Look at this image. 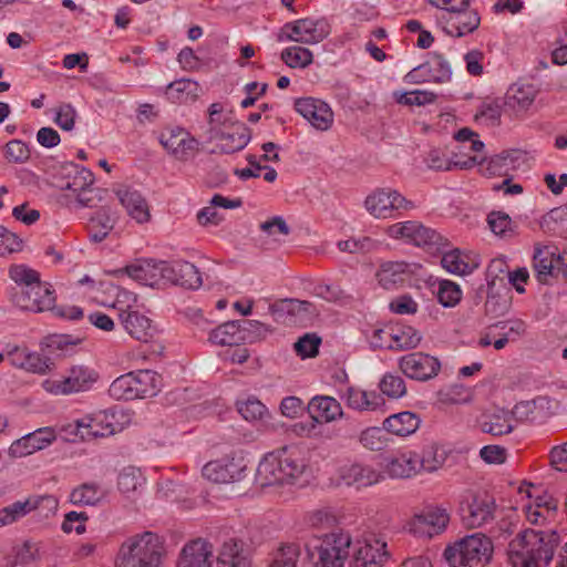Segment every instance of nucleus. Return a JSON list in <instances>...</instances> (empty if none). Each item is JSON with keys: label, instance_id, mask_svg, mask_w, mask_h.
I'll list each match as a JSON object with an SVG mask.
<instances>
[{"label": "nucleus", "instance_id": "f257e3e1", "mask_svg": "<svg viewBox=\"0 0 567 567\" xmlns=\"http://www.w3.org/2000/svg\"><path fill=\"white\" fill-rule=\"evenodd\" d=\"M558 543L559 535L555 530L524 529L508 544V561L513 567H547Z\"/></svg>", "mask_w": 567, "mask_h": 567}, {"label": "nucleus", "instance_id": "f03ea898", "mask_svg": "<svg viewBox=\"0 0 567 567\" xmlns=\"http://www.w3.org/2000/svg\"><path fill=\"white\" fill-rule=\"evenodd\" d=\"M306 470V463L298 447L285 446L267 453L256 471L261 486L293 484Z\"/></svg>", "mask_w": 567, "mask_h": 567}, {"label": "nucleus", "instance_id": "7ed1b4c3", "mask_svg": "<svg viewBox=\"0 0 567 567\" xmlns=\"http://www.w3.org/2000/svg\"><path fill=\"white\" fill-rule=\"evenodd\" d=\"M165 554L164 542L153 532L127 538L115 557V567H159Z\"/></svg>", "mask_w": 567, "mask_h": 567}, {"label": "nucleus", "instance_id": "20e7f679", "mask_svg": "<svg viewBox=\"0 0 567 567\" xmlns=\"http://www.w3.org/2000/svg\"><path fill=\"white\" fill-rule=\"evenodd\" d=\"M494 547L489 537L482 533L467 535L449 545L443 556L451 567H476L487 564Z\"/></svg>", "mask_w": 567, "mask_h": 567}, {"label": "nucleus", "instance_id": "39448f33", "mask_svg": "<svg viewBox=\"0 0 567 567\" xmlns=\"http://www.w3.org/2000/svg\"><path fill=\"white\" fill-rule=\"evenodd\" d=\"M161 386V375L152 370H137L116 378L109 388L111 398L117 401L152 398Z\"/></svg>", "mask_w": 567, "mask_h": 567}, {"label": "nucleus", "instance_id": "423d86ee", "mask_svg": "<svg viewBox=\"0 0 567 567\" xmlns=\"http://www.w3.org/2000/svg\"><path fill=\"white\" fill-rule=\"evenodd\" d=\"M386 234L394 239H404L406 243L435 254L449 247V241L436 230L425 227L416 220L395 223L388 227Z\"/></svg>", "mask_w": 567, "mask_h": 567}, {"label": "nucleus", "instance_id": "0eeeda50", "mask_svg": "<svg viewBox=\"0 0 567 567\" xmlns=\"http://www.w3.org/2000/svg\"><path fill=\"white\" fill-rule=\"evenodd\" d=\"M364 207L374 218H399L403 212L416 207L414 202L404 197L399 190L384 187L377 188L365 197Z\"/></svg>", "mask_w": 567, "mask_h": 567}, {"label": "nucleus", "instance_id": "6e6552de", "mask_svg": "<svg viewBox=\"0 0 567 567\" xmlns=\"http://www.w3.org/2000/svg\"><path fill=\"white\" fill-rule=\"evenodd\" d=\"M329 33L330 25L324 19L305 18L285 23L277 33V41L315 44L323 41Z\"/></svg>", "mask_w": 567, "mask_h": 567}, {"label": "nucleus", "instance_id": "1a4fd4ad", "mask_svg": "<svg viewBox=\"0 0 567 567\" xmlns=\"http://www.w3.org/2000/svg\"><path fill=\"white\" fill-rule=\"evenodd\" d=\"M121 430L122 426L112 411H101L93 415H86L65 427V431H70V434L82 441L106 437Z\"/></svg>", "mask_w": 567, "mask_h": 567}, {"label": "nucleus", "instance_id": "9d476101", "mask_svg": "<svg viewBox=\"0 0 567 567\" xmlns=\"http://www.w3.org/2000/svg\"><path fill=\"white\" fill-rule=\"evenodd\" d=\"M11 302L22 310L43 312L55 303V290L47 282L39 281L28 290L11 288L9 290Z\"/></svg>", "mask_w": 567, "mask_h": 567}, {"label": "nucleus", "instance_id": "9b49d317", "mask_svg": "<svg viewBox=\"0 0 567 567\" xmlns=\"http://www.w3.org/2000/svg\"><path fill=\"white\" fill-rule=\"evenodd\" d=\"M247 462L240 454L233 453L221 458L210 461L203 467V476L207 480L227 484L241 481L246 476Z\"/></svg>", "mask_w": 567, "mask_h": 567}, {"label": "nucleus", "instance_id": "f8f14e48", "mask_svg": "<svg viewBox=\"0 0 567 567\" xmlns=\"http://www.w3.org/2000/svg\"><path fill=\"white\" fill-rule=\"evenodd\" d=\"M495 499L487 493H474L461 504L462 522L467 528H477L494 518Z\"/></svg>", "mask_w": 567, "mask_h": 567}, {"label": "nucleus", "instance_id": "ddd939ff", "mask_svg": "<svg viewBox=\"0 0 567 567\" xmlns=\"http://www.w3.org/2000/svg\"><path fill=\"white\" fill-rule=\"evenodd\" d=\"M99 378V372L92 368L82 364L73 365L61 380L52 381L49 390L54 394L89 391Z\"/></svg>", "mask_w": 567, "mask_h": 567}, {"label": "nucleus", "instance_id": "4468645a", "mask_svg": "<svg viewBox=\"0 0 567 567\" xmlns=\"http://www.w3.org/2000/svg\"><path fill=\"white\" fill-rule=\"evenodd\" d=\"M399 368L408 378L427 381L441 371V362L436 357L424 352H412L399 359Z\"/></svg>", "mask_w": 567, "mask_h": 567}, {"label": "nucleus", "instance_id": "2eb2a0df", "mask_svg": "<svg viewBox=\"0 0 567 567\" xmlns=\"http://www.w3.org/2000/svg\"><path fill=\"white\" fill-rule=\"evenodd\" d=\"M449 523L450 514L445 508L429 506L414 515L410 523V530L415 535L433 538L445 532Z\"/></svg>", "mask_w": 567, "mask_h": 567}, {"label": "nucleus", "instance_id": "dca6fc26", "mask_svg": "<svg viewBox=\"0 0 567 567\" xmlns=\"http://www.w3.org/2000/svg\"><path fill=\"white\" fill-rule=\"evenodd\" d=\"M161 145L181 162H187L195 157L199 151V141L183 128H174L163 132L159 136Z\"/></svg>", "mask_w": 567, "mask_h": 567}, {"label": "nucleus", "instance_id": "f3484780", "mask_svg": "<svg viewBox=\"0 0 567 567\" xmlns=\"http://www.w3.org/2000/svg\"><path fill=\"white\" fill-rule=\"evenodd\" d=\"M351 538L344 533L326 535L318 547L319 564L321 567H343L349 555Z\"/></svg>", "mask_w": 567, "mask_h": 567}, {"label": "nucleus", "instance_id": "a211bd4d", "mask_svg": "<svg viewBox=\"0 0 567 567\" xmlns=\"http://www.w3.org/2000/svg\"><path fill=\"white\" fill-rule=\"evenodd\" d=\"M212 127L213 138H219L221 143L217 146L218 150H213L210 153L233 154L244 150L251 138L250 128L243 122H233L229 127Z\"/></svg>", "mask_w": 567, "mask_h": 567}, {"label": "nucleus", "instance_id": "6ab92c4d", "mask_svg": "<svg viewBox=\"0 0 567 567\" xmlns=\"http://www.w3.org/2000/svg\"><path fill=\"white\" fill-rule=\"evenodd\" d=\"M166 262L165 260L141 258L126 265L120 271L145 286L155 287L164 279Z\"/></svg>", "mask_w": 567, "mask_h": 567}, {"label": "nucleus", "instance_id": "aec40b11", "mask_svg": "<svg viewBox=\"0 0 567 567\" xmlns=\"http://www.w3.org/2000/svg\"><path fill=\"white\" fill-rule=\"evenodd\" d=\"M295 110L317 130L327 131L333 123V112L319 99L299 97L295 101Z\"/></svg>", "mask_w": 567, "mask_h": 567}, {"label": "nucleus", "instance_id": "412c9836", "mask_svg": "<svg viewBox=\"0 0 567 567\" xmlns=\"http://www.w3.org/2000/svg\"><path fill=\"white\" fill-rule=\"evenodd\" d=\"M164 280L190 290H196L203 285L198 268L194 264L182 259L166 262Z\"/></svg>", "mask_w": 567, "mask_h": 567}, {"label": "nucleus", "instance_id": "4be33fe9", "mask_svg": "<svg viewBox=\"0 0 567 567\" xmlns=\"http://www.w3.org/2000/svg\"><path fill=\"white\" fill-rule=\"evenodd\" d=\"M118 320L124 330L138 341L150 342L156 334L157 330L152 320L131 307L118 313Z\"/></svg>", "mask_w": 567, "mask_h": 567}, {"label": "nucleus", "instance_id": "5701e85b", "mask_svg": "<svg viewBox=\"0 0 567 567\" xmlns=\"http://www.w3.org/2000/svg\"><path fill=\"white\" fill-rule=\"evenodd\" d=\"M55 440L54 430L41 427L16 440L9 447L12 457H23L50 445Z\"/></svg>", "mask_w": 567, "mask_h": 567}, {"label": "nucleus", "instance_id": "b1692460", "mask_svg": "<svg viewBox=\"0 0 567 567\" xmlns=\"http://www.w3.org/2000/svg\"><path fill=\"white\" fill-rule=\"evenodd\" d=\"M388 557L386 543L373 537L358 543L352 567H381Z\"/></svg>", "mask_w": 567, "mask_h": 567}, {"label": "nucleus", "instance_id": "393cba45", "mask_svg": "<svg viewBox=\"0 0 567 567\" xmlns=\"http://www.w3.org/2000/svg\"><path fill=\"white\" fill-rule=\"evenodd\" d=\"M444 31L456 38H462L473 33L481 24V16L476 10L461 9L456 12L444 16Z\"/></svg>", "mask_w": 567, "mask_h": 567}, {"label": "nucleus", "instance_id": "a878e982", "mask_svg": "<svg viewBox=\"0 0 567 567\" xmlns=\"http://www.w3.org/2000/svg\"><path fill=\"white\" fill-rule=\"evenodd\" d=\"M347 406L359 412H373L385 405L382 394L377 391H367L357 386H348L341 395Z\"/></svg>", "mask_w": 567, "mask_h": 567}, {"label": "nucleus", "instance_id": "bb28decb", "mask_svg": "<svg viewBox=\"0 0 567 567\" xmlns=\"http://www.w3.org/2000/svg\"><path fill=\"white\" fill-rule=\"evenodd\" d=\"M523 158L524 153L520 150H506L489 158H483L478 164L487 176H507Z\"/></svg>", "mask_w": 567, "mask_h": 567}, {"label": "nucleus", "instance_id": "cd10ccee", "mask_svg": "<svg viewBox=\"0 0 567 567\" xmlns=\"http://www.w3.org/2000/svg\"><path fill=\"white\" fill-rule=\"evenodd\" d=\"M60 175L62 178L59 185L61 189H70L74 193L90 187L94 183V175L84 166L78 165L73 162H66L60 167Z\"/></svg>", "mask_w": 567, "mask_h": 567}, {"label": "nucleus", "instance_id": "c85d7f7f", "mask_svg": "<svg viewBox=\"0 0 567 567\" xmlns=\"http://www.w3.org/2000/svg\"><path fill=\"white\" fill-rule=\"evenodd\" d=\"M307 411L310 417L317 423H328L337 420V417L344 416L340 402L328 395L313 396L307 405Z\"/></svg>", "mask_w": 567, "mask_h": 567}, {"label": "nucleus", "instance_id": "c756f323", "mask_svg": "<svg viewBox=\"0 0 567 567\" xmlns=\"http://www.w3.org/2000/svg\"><path fill=\"white\" fill-rule=\"evenodd\" d=\"M212 545L197 538L187 543L179 555L178 567H210Z\"/></svg>", "mask_w": 567, "mask_h": 567}, {"label": "nucleus", "instance_id": "7c9ffc66", "mask_svg": "<svg viewBox=\"0 0 567 567\" xmlns=\"http://www.w3.org/2000/svg\"><path fill=\"white\" fill-rule=\"evenodd\" d=\"M383 425L391 435L406 437L419 430L421 425V417L412 411H402L385 417Z\"/></svg>", "mask_w": 567, "mask_h": 567}, {"label": "nucleus", "instance_id": "2f4dec72", "mask_svg": "<svg viewBox=\"0 0 567 567\" xmlns=\"http://www.w3.org/2000/svg\"><path fill=\"white\" fill-rule=\"evenodd\" d=\"M412 274V265L404 261H389L381 266L377 278L379 284L389 290L408 281Z\"/></svg>", "mask_w": 567, "mask_h": 567}, {"label": "nucleus", "instance_id": "473e14b6", "mask_svg": "<svg viewBox=\"0 0 567 567\" xmlns=\"http://www.w3.org/2000/svg\"><path fill=\"white\" fill-rule=\"evenodd\" d=\"M200 91L202 89L196 81L179 79L166 85L165 96L172 103L187 104L195 102Z\"/></svg>", "mask_w": 567, "mask_h": 567}, {"label": "nucleus", "instance_id": "72a5a7b5", "mask_svg": "<svg viewBox=\"0 0 567 567\" xmlns=\"http://www.w3.org/2000/svg\"><path fill=\"white\" fill-rule=\"evenodd\" d=\"M341 480L347 485H357L358 487H365L375 484L381 478V474L369 465L354 463L349 466H343L341 470Z\"/></svg>", "mask_w": 567, "mask_h": 567}, {"label": "nucleus", "instance_id": "f704fd0d", "mask_svg": "<svg viewBox=\"0 0 567 567\" xmlns=\"http://www.w3.org/2000/svg\"><path fill=\"white\" fill-rule=\"evenodd\" d=\"M389 337L392 343H389L388 349L396 351L415 349L422 341L419 330L401 323L390 327Z\"/></svg>", "mask_w": 567, "mask_h": 567}, {"label": "nucleus", "instance_id": "c9c22d12", "mask_svg": "<svg viewBox=\"0 0 567 567\" xmlns=\"http://www.w3.org/2000/svg\"><path fill=\"white\" fill-rule=\"evenodd\" d=\"M386 473L392 478H408L420 472V455L416 452L403 453L388 461Z\"/></svg>", "mask_w": 567, "mask_h": 567}, {"label": "nucleus", "instance_id": "e433bc0d", "mask_svg": "<svg viewBox=\"0 0 567 567\" xmlns=\"http://www.w3.org/2000/svg\"><path fill=\"white\" fill-rule=\"evenodd\" d=\"M240 327V320L224 322L210 331L209 341L218 346L228 347L240 346L244 344V341H250L251 339L241 337Z\"/></svg>", "mask_w": 567, "mask_h": 567}, {"label": "nucleus", "instance_id": "4c0bfd02", "mask_svg": "<svg viewBox=\"0 0 567 567\" xmlns=\"http://www.w3.org/2000/svg\"><path fill=\"white\" fill-rule=\"evenodd\" d=\"M115 220L111 216V209L107 206H102L86 224V230L90 240L93 243L103 241L111 230L114 228Z\"/></svg>", "mask_w": 567, "mask_h": 567}, {"label": "nucleus", "instance_id": "58836bf2", "mask_svg": "<svg viewBox=\"0 0 567 567\" xmlns=\"http://www.w3.org/2000/svg\"><path fill=\"white\" fill-rule=\"evenodd\" d=\"M217 567H250L248 558L244 555V543L231 538L225 542L217 557Z\"/></svg>", "mask_w": 567, "mask_h": 567}, {"label": "nucleus", "instance_id": "ea45409f", "mask_svg": "<svg viewBox=\"0 0 567 567\" xmlns=\"http://www.w3.org/2000/svg\"><path fill=\"white\" fill-rule=\"evenodd\" d=\"M118 198L128 215L137 223L148 221L151 215L147 202L137 190L126 189L118 192Z\"/></svg>", "mask_w": 567, "mask_h": 567}, {"label": "nucleus", "instance_id": "a19ab883", "mask_svg": "<svg viewBox=\"0 0 567 567\" xmlns=\"http://www.w3.org/2000/svg\"><path fill=\"white\" fill-rule=\"evenodd\" d=\"M536 90L532 84H513L505 95V105L516 112L527 110L534 102Z\"/></svg>", "mask_w": 567, "mask_h": 567}, {"label": "nucleus", "instance_id": "79ce46f5", "mask_svg": "<svg viewBox=\"0 0 567 567\" xmlns=\"http://www.w3.org/2000/svg\"><path fill=\"white\" fill-rule=\"evenodd\" d=\"M390 433L382 426H370L363 430L359 435V442L363 447L370 451H382L392 442Z\"/></svg>", "mask_w": 567, "mask_h": 567}, {"label": "nucleus", "instance_id": "37998d69", "mask_svg": "<svg viewBox=\"0 0 567 567\" xmlns=\"http://www.w3.org/2000/svg\"><path fill=\"white\" fill-rule=\"evenodd\" d=\"M482 431L493 436H501L509 434L515 425L512 423V414L509 411L499 410L488 416L486 421L481 424Z\"/></svg>", "mask_w": 567, "mask_h": 567}, {"label": "nucleus", "instance_id": "c03bdc74", "mask_svg": "<svg viewBox=\"0 0 567 567\" xmlns=\"http://www.w3.org/2000/svg\"><path fill=\"white\" fill-rule=\"evenodd\" d=\"M424 65L430 73L432 82L446 83L452 78L451 65L442 53H429V59L424 62Z\"/></svg>", "mask_w": 567, "mask_h": 567}, {"label": "nucleus", "instance_id": "a18cd8bd", "mask_svg": "<svg viewBox=\"0 0 567 567\" xmlns=\"http://www.w3.org/2000/svg\"><path fill=\"white\" fill-rule=\"evenodd\" d=\"M28 513L37 512L41 518H49L55 515L59 501L53 495H32L27 499Z\"/></svg>", "mask_w": 567, "mask_h": 567}, {"label": "nucleus", "instance_id": "49530a36", "mask_svg": "<svg viewBox=\"0 0 567 567\" xmlns=\"http://www.w3.org/2000/svg\"><path fill=\"white\" fill-rule=\"evenodd\" d=\"M282 62L291 69H305L313 61L312 52L303 47H289L281 51Z\"/></svg>", "mask_w": 567, "mask_h": 567}, {"label": "nucleus", "instance_id": "de8ad7c7", "mask_svg": "<svg viewBox=\"0 0 567 567\" xmlns=\"http://www.w3.org/2000/svg\"><path fill=\"white\" fill-rule=\"evenodd\" d=\"M291 308H293V315H290L291 322L288 326H307L317 316L318 309L317 307L307 300L299 299H290Z\"/></svg>", "mask_w": 567, "mask_h": 567}, {"label": "nucleus", "instance_id": "09e8293b", "mask_svg": "<svg viewBox=\"0 0 567 567\" xmlns=\"http://www.w3.org/2000/svg\"><path fill=\"white\" fill-rule=\"evenodd\" d=\"M554 260V254L539 248L536 249L533 257V267L540 284H548V278L553 277L555 271Z\"/></svg>", "mask_w": 567, "mask_h": 567}, {"label": "nucleus", "instance_id": "8fccbe9b", "mask_svg": "<svg viewBox=\"0 0 567 567\" xmlns=\"http://www.w3.org/2000/svg\"><path fill=\"white\" fill-rule=\"evenodd\" d=\"M104 494L94 483H84L71 492V502L75 505L94 506L100 503Z\"/></svg>", "mask_w": 567, "mask_h": 567}, {"label": "nucleus", "instance_id": "3c124183", "mask_svg": "<svg viewBox=\"0 0 567 567\" xmlns=\"http://www.w3.org/2000/svg\"><path fill=\"white\" fill-rule=\"evenodd\" d=\"M380 394L390 399H400L406 394V384L402 377L395 373H385L379 382Z\"/></svg>", "mask_w": 567, "mask_h": 567}, {"label": "nucleus", "instance_id": "603ef678", "mask_svg": "<svg viewBox=\"0 0 567 567\" xmlns=\"http://www.w3.org/2000/svg\"><path fill=\"white\" fill-rule=\"evenodd\" d=\"M9 276L16 282L13 288H22L23 291L41 281L40 274L24 265L12 266Z\"/></svg>", "mask_w": 567, "mask_h": 567}, {"label": "nucleus", "instance_id": "864d4df0", "mask_svg": "<svg viewBox=\"0 0 567 567\" xmlns=\"http://www.w3.org/2000/svg\"><path fill=\"white\" fill-rule=\"evenodd\" d=\"M557 509V501L553 497H548V501L544 504L535 503L534 505L525 506V514L527 520L533 525H538L540 519H547V517L554 514Z\"/></svg>", "mask_w": 567, "mask_h": 567}, {"label": "nucleus", "instance_id": "5fc2aeb1", "mask_svg": "<svg viewBox=\"0 0 567 567\" xmlns=\"http://www.w3.org/2000/svg\"><path fill=\"white\" fill-rule=\"evenodd\" d=\"M437 300L445 308L456 306L462 299V290L458 285L450 280H441L437 290Z\"/></svg>", "mask_w": 567, "mask_h": 567}, {"label": "nucleus", "instance_id": "6e6d98bb", "mask_svg": "<svg viewBox=\"0 0 567 567\" xmlns=\"http://www.w3.org/2000/svg\"><path fill=\"white\" fill-rule=\"evenodd\" d=\"M300 556V546L296 543L282 545L269 567H296Z\"/></svg>", "mask_w": 567, "mask_h": 567}, {"label": "nucleus", "instance_id": "4d7b16f0", "mask_svg": "<svg viewBox=\"0 0 567 567\" xmlns=\"http://www.w3.org/2000/svg\"><path fill=\"white\" fill-rule=\"evenodd\" d=\"M141 471L134 466L123 468L118 474L117 486L122 493H131L136 491L144 483Z\"/></svg>", "mask_w": 567, "mask_h": 567}, {"label": "nucleus", "instance_id": "13d9d810", "mask_svg": "<svg viewBox=\"0 0 567 567\" xmlns=\"http://www.w3.org/2000/svg\"><path fill=\"white\" fill-rule=\"evenodd\" d=\"M445 462V452L440 451L436 444H431L425 447L420 456V471L423 468L426 472H434L440 468Z\"/></svg>", "mask_w": 567, "mask_h": 567}, {"label": "nucleus", "instance_id": "bf43d9fd", "mask_svg": "<svg viewBox=\"0 0 567 567\" xmlns=\"http://www.w3.org/2000/svg\"><path fill=\"white\" fill-rule=\"evenodd\" d=\"M241 337L251 339L250 341H244L243 343H255L271 332L272 330L266 324L258 320H240Z\"/></svg>", "mask_w": 567, "mask_h": 567}, {"label": "nucleus", "instance_id": "052dcab7", "mask_svg": "<svg viewBox=\"0 0 567 567\" xmlns=\"http://www.w3.org/2000/svg\"><path fill=\"white\" fill-rule=\"evenodd\" d=\"M378 243L371 237L364 236L361 238H349L347 240H340L338 248L341 251L350 254H364L372 251L377 248Z\"/></svg>", "mask_w": 567, "mask_h": 567}, {"label": "nucleus", "instance_id": "680f3d73", "mask_svg": "<svg viewBox=\"0 0 567 567\" xmlns=\"http://www.w3.org/2000/svg\"><path fill=\"white\" fill-rule=\"evenodd\" d=\"M237 410L247 421L261 420L267 414V408L256 398H248L246 401L237 402Z\"/></svg>", "mask_w": 567, "mask_h": 567}, {"label": "nucleus", "instance_id": "e2e57ef3", "mask_svg": "<svg viewBox=\"0 0 567 567\" xmlns=\"http://www.w3.org/2000/svg\"><path fill=\"white\" fill-rule=\"evenodd\" d=\"M491 230L501 237H511L514 234L511 217L503 212H492L487 216Z\"/></svg>", "mask_w": 567, "mask_h": 567}, {"label": "nucleus", "instance_id": "0e129e2a", "mask_svg": "<svg viewBox=\"0 0 567 567\" xmlns=\"http://www.w3.org/2000/svg\"><path fill=\"white\" fill-rule=\"evenodd\" d=\"M321 338L315 333H306L295 343V351L302 359L315 358L319 353Z\"/></svg>", "mask_w": 567, "mask_h": 567}, {"label": "nucleus", "instance_id": "69168bd1", "mask_svg": "<svg viewBox=\"0 0 567 567\" xmlns=\"http://www.w3.org/2000/svg\"><path fill=\"white\" fill-rule=\"evenodd\" d=\"M511 307V298L499 293L488 292L485 302V313L492 318L504 316Z\"/></svg>", "mask_w": 567, "mask_h": 567}, {"label": "nucleus", "instance_id": "338daca9", "mask_svg": "<svg viewBox=\"0 0 567 567\" xmlns=\"http://www.w3.org/2000/svg\"><path fill=\"white\" fill-rule=\"evenodd\" d=\"M441 254L443 255L441 264L447 271L460 275L471 272L468 264L462 260L458 250L446 251V248H444Z\"/></svg>", "mask_w": 567, "mask_h": 567}, {"label": "nucleus", "instance_id": "774afa93", "mask_svg": "<svg viewBox=\"0 0 567 567\" xmlns=\"http://www.w3.org/2000/svg\"><path fill=\"white\" fill-rule=\"evenodd\" d=\"M436 94L430 91L415 90L410 93L403 92L396 97V102L402 105H426L435 102Z\"/></svg>", "mask_w": 567, "mask_h": 567}]
</instances>
